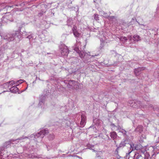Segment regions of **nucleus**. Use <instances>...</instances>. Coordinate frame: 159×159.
Masks as SVG:
<instances>
[{
	"label": "nucleus",
	"instance_id": "nucleus-8",
	"mask_svg": "<svg viewBox=\"0 0 159 159\" xmlns=\"http://www.w3.org/2000/svg\"><path fill=\"white\" fill-rule=\"evenodd\" d=\"M130 148L132 149V150L130 152H129L128 153L126 154L127 156L129 155V154L132 151L135 150L134 149L135 146L134 144L132 143V144H130Z\"/></svg>",
	"mask_w": 159,
	"mask_h": 159
},
{
	"label": "nucleus",
	"instance_id": "nucleus-4",
	"mask_svg": "<svg viewBox=\"0 0 159 159\" xmlns=\"http://www.w3.org/2000/svg\"><path fill=\"white\" fill-rule=\"evenodd\" d=\"M134 159H143V158L141 154L139 153H137L135 154Z\"/></svg>",
	"mask_w": 159,
	"mask_h": 159
},
{
	"label": "nucleus",
	"instance_id": "nucleus-6",
	"mask_svg": "<svg viewBox=\"0 0 159 159\" xmlns=\"http://www.w3.org/2000/svg\"><path fill=\"white\" fill-rule=\"evenodd\" d=\"M22 83V80H20L16 82V83H14V82L13 81H10V83L11 84H16V85H19L20 84H21Z\"/></svg>",
	"mask_w": 159,
	"mask_h": 159
},
{
	"label": "nucleus",
	"instance_id": "nucleus-17",
	"mask_svg": "<svg viewBox=\"0 0 159 159\" xmlns=\"http://www.w3.org/2000/svg\"><path fill=\"white\" fill-rule=\"evenodd\" d=\"M145 68L144 67H139L138 68V69L136 70L135 72L137 73V72H136L138 70H140V71H141V70H145Z\"/></svg>",
	"mask_w": 159,
	"mask_h": 159
},
{
	"label": "nucleus",
	"instance_id": "nucleus-13",
	"mask_svg": "<svg viewBox=\"0 0 159 159\" xmlns=\"http://www.w3.org/2000/svg\"><path fill=\"white\" fill-rule=\"evenodd\" d=\"M78 53L79 54V55L80 57H81V58H83L85 56V54L84 52H80L79 53Z\"/></svg>",
	"mask_w": 159,
	"mask_h": 159
},
{
	"label": "nucleus",
	"instance_id": "nucleus-22",
	"mask_svg": "<svg viewBox=\"0 0 159 159\" xmlns=\"http://www.w3.org/2000/svg\"><path fill=\"white\" fill-rule=\"evenodd\" d=\"M81 118H82V120L81 121L80 124H81L82 123L83 121H84V117L83 116V115L81 116Z\"/></svg>",
	"mask_w": 159,
	"mask_h": 159
},
{
	"label": "nucleus",
	"instance_id": "nucleus-9",
	"mask_svg": "<svg viewBox=\"0 0 159 159\" xmlns=\"http://www.w3.org/2000/svg\"><path fill=\"white\" fill-rule=\"evenodd\" d=\"M110 136L111 138L115 139L117 136V134L116 132H113L111 133Z\"/></svg>",
	"mask_w": 159,
	"mask_h": 159
},
{
	"label": "nucleus",
	"instance_id": "nucleus-7",
	"mask_svg": "<svg viewBox=\"0 0 159 159\" xmlns=\"http://www.w3.org/2000/svg\"><path fill=\"white\" fill-rule=\"evenodd\" d=\"M142 146L141 144H137L135 146L134 149L137 150H140L142 148Z\"/></svg>",
	"mask_w": 159,
	"mask_h": 159
},
{
	"label": "nucleus",
	"instance_id": "nucleus-14",
	"mask_svg": "<svg viewBox=\"0 0 159 159\" xmlns=\"http://www.w3.org/2000/svg\"><path fill=\"white\" fill-rule=\"evenodd\" d=\"M55 136L53 134H50L49 136V138L50 140H52L54 138Z\"/></svg>",
	"mask_w": 159,
	"mask_h": 159
},
{
	"label": "nucleus",
	"instance_id": "nucleus-5",
	"mask_svg": "<svg viewBox=\"0 0 159 159\" xmlns=\"http://www.w3.org/2000/svg\"><path fill=\"white\" fill-rule=\"evenodd\" d=\"M68 84L69 85L72 87L71 88H73V86L75 85V84H77V82L74 80H71L69 81Z\"/></svg>",
	"mask_w": 159,
	"mask_h": 159
},
{
	"label": "nucleus",
	"instance_id": "nucleus-2",
	"mask_svg": "<svg viewBox=\"0 0 159 159\" xmlns=\"http://www.w3.org/2000/svg\"><path fill=\"white\" fill-rule=\"evenodd\" d=\"M48 130H43L38 133L36 135V136L38 137H40L41 138H42L43 137L44 135L48 134Z\"/></svg>",
	"mask_w": 159,
	"mask_h": 159
},
{
	"label": "nucleus",
	"instance_id": "nucleus-18",
	"mask_svg": "<svg viewBox=\"0 0 159 159\" xmlns=\"http://www.w3.org/2000/svg\"><path fill=\"white\" fill-rule=\"evenodd\" d=\"M74 50L77 53H79L80 52H81L79 49V48L78 47H75L74 48Z\"/></svg>",
	"mask_w": 159,
	"mask_h": 159
},
{
	"label": "nucleus",
	"instance_id": "nucleus-15",
	"mask_svg": "<svg viewBox=\"0 0 159 159\" xmlns=\"http://www.w3.org/2000/svg\"><path fill=\"white\" fill-rule=\"evenodd\" d=\"M138 69V68H137V69H135L134 70V73H135V75H138L140 73V70H138L137 71V73H136L135 72V71H136V70H137Z\"/></svg>",
	"mask_w": 159,
	"mask_h": 159
},
{
	"label": "nucleus",
	"instance_id": "nucleus-1",
	"mask_svg": "<svg viewBox=\"0 0 159 159\" xmlns=\"http://www.w3.org/2000/svg\"><path fill=\"white\" fill-rule=\"evenodd\" d=\"M61 53L63 56H67L69 53L68 48L67 46L64 44H61L60 46Z\"/></svg>",
	"mask_w": 159,
	"mask_h": 159
},
{
	"label": "nucleus",
	"instance_id": "nucleus-20",
	"mask_svg": "<svg viewBox=\"0 0 159 159\" xmlns=\"http://www.w3.org/2000/svg\"><path fill=\"white\" fill-rule=\"evenodd\" d=\"M98 15L96 14H95L94 15V19L96 20H99L98 19Z\"/></svg>",
	"mask_w": 159,
	"mask_h": 159
},
{
	"label": "nucleus",
	"instance_id": "nucleus-11",
	"mask_svg": "<svg viewBox=\"0 0 159 159\" xmlns=\"http://www.w3.org/2000/svg\"><path fill=\"white\" fill-rule=\"evenodd\" d=\"M71 88V87H70ZM72 89H75L76 90L78 89L79 88V86L78 84V83L77 82V84H75V85H74L73 86V88H71Z\"/></svg>",
	"mask_w": 159,
	"mask_h": 159
},
{
	"label": "nucleus",
	"instance_id": "nucleus-12",
	"mask_svg": "<svg viewBox=\"0 0 159 159\" xmlns=\"http://www.w3.org/2000/svg\"><path fill=\"white\" fill-rule=\"evenodd\" d=\"M74 35L76 37H79L80 36V34L78 32V31L75 32L73 33Z\"/></svg>",
	"mask_w": 159,
	"mask_h": 159
},
{
	"label": "nucleus",
	"instance_id": "nucleus-16",
	"mask_svg": "<svg viewBox=\"0 0 159 159\" xmlns=\"http://www.w3.org/2000/svg\"><path fill=\"white\" fill-rule=\"evenodd\" d=\"M72 30L73 33L77 31V27L75 26L74 25L72 28Z\"/></svg>",
	"mask_w": 159,
	"mask_h": 159
},
{
	"label": "nucleus",
	"instance_id": "nucleus-21",
	"mask_svg": "<svg viewBox=\"0 0 159 159\" xmlns=\"http://www.w3.org/2000/svg\"><path fill=\"white\" fill-rule=\"evenodd\" d=\"M136 103H134V104L133 105H132V106L134 107V108H136L137 107V106H136Z\"/></svg>",
	"mask_w": 159,
	"mask_h": 159
},
{
	"label": "nucleus",
	"instance_id": "nucleus-23",
	"mask_svg": "<svg viewBox=\"0 0 159 159\" xmlns=\"http://www.w3.org/2000/svg\"><path fill=\"white\" fill-rule=\"evenodd\" d=\"M84 121H83L82 123L81 124H82V125H83V122H84Z\"/></svg>",
	"mask_w": 159,
	"mask_h": 159
},
{
	"label": "nucleus",
	"instance_id": "nucleus-24",
	"mask_svg": "<svg viewBox=\"0 0 159 159\" xmlns=\"http://www.w3.org/2000/svg\"><path fill=\"white\" fill-rule=\"evenodd\" d=\"M0 159H1V158H0Z\"/></svg>",
	"mask_w": 159,
	"mask_h": 159
},
{
	"label": "nucleus",
	"instance_id": "nucleus-3",
	"mask_svg": "<svg viewBox=\"0 0 159 159\" xmlns=\"http://www.w3.org/2000/svg\"><path fill=\"white\" fill-rule=\"evenodd\" d=\"M10 90L12 93H16L18 92L19 89L18 88L16 85H15L11 88Z\"/></svg>",
	"mask_w": 159,
	"mask_h": 159
},
{
	"label": "nucleus",
	"instance_id": "nucleus-10",
	"mask_svg": "<svg viewBox=\"0 0 159 159\" xmlns=\"http://www.w3.org/2000/svg\"><path fill=\"white\" fill-rule=\"evenodd\" d=\"M134 40L135 41H138L140 40V37L138 35H134Z\"/></svg>",
	"mask_w": 159,
	"mask_h": 159
},
{
	"label": "nucleus",
	"instance_id": "nucleus-19",
	"mask_svg": "<svg viewBox=\"0 0 159 159\" xmlns=\"http://www.w3.org/2000/svg\"><path fill=\"white\" fill-rule=\"evenodd\" d=\"M120 40H121L122 41H123V40H127V38L126 37H121L120 38Z\"/></svg>",
	"mask_w": 159,
	"mask_h": 159
}]
</instances>
